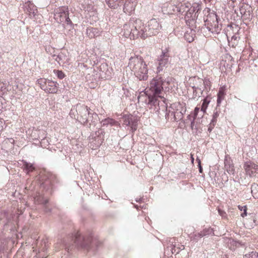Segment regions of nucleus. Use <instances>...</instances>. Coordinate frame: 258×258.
Listing matches in <instances>:
<instances>
[{"label":"nucleus","instance_id":"1","mask_svg":"<svg viewBox=\"0 0 258 258\" xmlns=\"http://www.w3.org/2000/svg\"><path fill=\"white\" fill-rule=\"evenodd\" d=\"M161 28V25L156 19H151L145 25L140 19L132 18L123 25L122 32L125 37L130 39L139 37L145 39L158 34Z\"/></svg>","mask_w":258,"mask_h":258},{"label":"nucleus","instance_id":"2","mask_svg":"<svg viewBox=\"0 0 258 258\" xmlns=\"http://www.w3.org/2000/svg\"><path fill=\"white\" fill-rule=\"evenodd\" d=\"M173 80L172 77L164 74H158L154 77L150 82L149 86L150 90L153 94L148 95V99L146 100L147 104L151 106H156L157 105H159L160 102L161 105L163 104L165 107L166 105V99L160 94L164 90H169V86Z\"/></svg>","mask_w":258,"mask_h":258},{"label":"nucleus","instance_id":"3","mask_svg":"<svg viewBox=\"0 0 258 258\" xmlns=\"http://www.w3.org/2000/svg\"><path fill=\"white\" fill-rule=\"evenodd\" d=\"M70 238L72 241H74V243H70L69 240L67 239H63L61 241L62 246L64 247L68 252L74 247L88 249L93 240V236L91 232L83 235L77 232L74 235H72Z\"/></svg>","mask_w":258,"mask_h":258},{"label":"nucleus","instance_id":"4","mask_svg":"<svg viewBox=\"0 0 258 258\" xmlns=\"http://www.w3.org/2000/svg\"><path fill=\"white\" fill-rule=\"evenodd\" d=\"M128 67L140 80H147L148 76L147 64L141 56L131 57L129 60Z\"/></svg>","mask_w":258,"mask_h":258},{"label":"nucleus","instance_id":"5","mask_svg":"<svg viewBox=\"0 0 258 258\" xmlns=\"http://www.w3.org/2000/svg\"><path fill=\"white\" fill-rule=\"evenodd\" d=\"M201 10V6L199 4L194 3L191 5L189 3L181 4L178 8L179 13L184 15V19L187 25H192L198 16V12Z\"/></svg>","mask_w":258,"mask_h":258},{"label":"nucleus","instance_id":"6","mask_svg":"<svg viewBox=\"0 0 258 258\" xmlns=\"http://www.w3.org/2000/svg\"><path fill=\"white\" fill-rule=\"evenodd\" d=\"M91 109L84 104H77L73 106L70 112V116L77 119L81 123L88 125V116L91 113Z\"/></svg>","mask_w":258,"mask_h":258},{"label":"nucleus","instance_id":"7","mask_svg":"<svg viewBox=\"0 0 258 258\" xmlns=\"http://www.w3.org/2000/svg\"><path fill=\"white\" fill-rule=\"evenodd\" d=\"M171 60L169 49H162L161 54L157 58V73L159 74L169 68L171 65Z\"/></svg>","mask_w":258,"mask_h":258},{"label":"nucleus","instance_id":"8","mask_svg":"<svg viewBox=\"0 0 258 258\" xmlns=\"http://www.w3.org/2000/svg\"><path fill=\"white\" fill-rule=\"evenodd\" d=\"M69 9L68 7L62 6L56 8L54 10V19L58 23L66 24L72 27L73 23L69 16Z\"/></svg>","mask_w":258,"mask_h":258},{"label":"nucleus","instance_id":"9","mask_svg":"<svg viewBox=\"0 0 258 258\" xmlns=\"http://www.w3.org/2000/svg\"><path fill=\"white\" fill-rule=\"evenodd\" d=\"M56 180L55 175L50 173H46L41 177V185L45 188H49Z\"/></svg>","mask_w":258,"mask_h":258},{"label":"nucleus","instance_id":"10","mask_svg":"<svg viewBox=\"0 0 258 258\" xmlns=\"http://www.w3.org/2000/svg\"><path fill=\"white\" fill-rule=\"evenodd\" d=\"M203 21L205 23L204 26L202 27L201 31L203 33L204 36L206 37H208L209 32L210 31V22L209 21V16L210 15V8H206L203 11Z\"/></svg>","mask_w":258,"mask_h":258},{"label":"nucleus","instance_id":"11","mask_svg":"<svg viewBox=\"0 0 258 258\" xmlns=\"http://www.w3.org/2000/svg\"><path fill=\"white\" fill-rule=\"evenodd\" d=\"M48 240L47 239H43L40 241L37 240V249H35L34 251H38V254L36 253L37 257H42V258H46V256L45 254H41V252H44L47 249L48 246Z\"/></svg>","mask_w":258,"mask_h":258},{"label":"nucleus","instance_id":"12","mask_svg":"<svg viewBox=\"0 0 258 258\" xmlns=\"http://www.w3.org/2000/svg\"><path fill=\"white\" fill-rule=\"evenodd\" d=\"M243 167L246 174L250 176H254L258 169V165L250 161L245 162Z\"/></svg>","mask_w":258,"mask_h":258},{"label":"nucleus","instance_id":"13","mask_svg":"<svg viewBox=\"0 0 258 258\" xmlns=\"http://www.w3.org/2000/svg\"><path fill=\"white\" fill-rule=\"evenodd\" d=\"M136 5V0H125L123 8V12L131 15L135 11Z\"/></svg>","mask_w":258,"mask_h":258},{"label":"nucleus","instance_id":"14","mask_svg":"<svg viewBox=\"0 0 258 258\" xmlns=\"http://www.w3.org/2000/svg\"><path fill=\"white\" fill-rule=\"evenodd\" d=\"M24 9L30 17H34L38 12L36 6L30 1L25 3Z\"/></svg>","mask_w":258,"mask_h":258},{"label":"nucleus","instance_id":"15","mask_svg":"<svg viewBox=\"0 0 258 258\" xmlns=\"http://www.w3.org/2000/svg\"><path fill=\"white\" fill-rule=\"evenodd\" d=\"M58 84L56 82L48 80L45 89L47 93H56L58 90Z\"/></svg>","mask_w":258,"mask_h":258},{"label":"nucleus","instance_id":"16","mask_svg":"<svg viewBox=\"0 0 258 258\" xmlns=\"http://www.w3.org/2000/svg\"><path fill=\"white\" fill-rule=\"evenodd\" d=\"M170 107L173 110L172 112L180 111L185 113L186 111L185 103L183 102H174L171 105Z\"/></svg>","mask_w":258,"mask_h":258},{"label":"nucleus","instance_id":"17","mask_svg":"<svg viewBox=\"0 0 258 258\" xmlns=\"http://www.w3.org/2000/svg\"><path fill=\"white\" fill-rule=\"evenodd\" d=\"M124 0H105L106 4L111 9H116L121 6Z\"/></svg>","mask_w":258,"mask_h":258},{"label":"nucleus","instance_id":"18","mask_svg":"<svg viewBox=\"0 0 258 258\" xmlns=\"http://www.w3.org/2000/svg\"><path fill=\"white\" fill-rule=\"evenodd\" d=\"M52 57L59 64L67 62L68 60L67 55L62 52L59 53L57 55H53Z\"/></svg>","mask_w":258,"mask_h":258},{"label":"nucleus","instance_id":"19","mask_svg":"<svg viewBox=\"0 0 258 258\" xmlns=\"http://www.w3.org/2000/svg\"><path fill=\"white\" fill-rule=\"evenodd\" d=\"M86 34L89 38H93L99 36L100 32L97 28L89 27L86 29Z\"/></svg>","mask_w":258,"mask_h":258},{"label":"nucleus","instance_id":"20","mask_svg":"<svg viewBox=\"0 0 258 258\" xmlns=\"http://www.w3.org/2000/svg\"><path fill=\"white\" fill-rule=\"evenodd\" d=\"M102 126H107L108 125L110 126H118L119 125V123L113 118L107 117L103 119L101 121Z\"/></svg>","mask_w":258,"mask_h":258},{"label":"nucleus","instance_id":"21","mask_svg":"<svg viewBox=\"0 0 258 258\" xmlns=\"http://www.w3.org/2000/svg\"><path fill=\"white\" fill-rule=\"evenodd\" d=\"M196 36L195 31L192 29H189L184 33V38L188 42H191L194 41Z\"/></svg>","mask_w":258,"mask_h":258},{"label":"nucleus","instance_id":"22","mask_svg":"<svg viewBox=\"0 0 258 258\" xmlns=\"http://www.w3.org/2000/svg\"><path fill=\"white\" fill-rule=\"evenodd\" d=\"M166 105L164 107L163 105L161 106V103H160L159 105H157L155 107V109H157V111H158L159 110L162 109L163 110H165L166 111V114H165V118L167 120H170L171 121V118L172 117V116L171 115V112L170 110H168L167 109V104L166 102Z\"/></svg>","mask_w":258,"mask_h":258},{"label":"nucleus","instance_id":"23","mask_svg":"<svg viewBox=\"0 0 258 258\" xmlns=\"http://www.w3.org/2000/svg\"><path fill=\"white\" fill-rule=\"evenodd\" d=\"M185 113L180 112V111L177 112H171V115L172 117L171 118V121H178L181 120L183 118V115Z\"/></svg>","mask_w":258,"mask_h":258},{"label":"nucleus","instance_id":"24","mask_svg":"<svg viewBox=\"0 0 258 258\" xmlns=\"http://www.w3.org/2000/svg\"><path fill=\"white\" fill-rule=\"evenodd\" d=\"M34 202L37 204L46 205L48 203V200L47 198L39 194L34 197Z\"/></svg>","mask_w":258,"mask_h":258},{"label":"nucleus","instance_id":"25","mask_svg":"<svg viewBox=\"0 0 258 258\" xmlns=\"http://www.w3.org/2000/svg\"><path fill=\"white\" fill-rule=\"evenodd\" d=\"M225 87L223 86L220 88L218 93L217 104L219 105L221 101L224 99L225 96Z\"/></svg>","mask_w":258,"mask_h":258},{"label":"nucleus","instance_id":"26","mask_svg":"<svg viewBox=\"0 0 258 258\" xmlns=\"http://www.w3.org/2000/svg\"><path fill=\"white\" fill-rule=\"evenodd\" d=\"M98 119V114L92 111H91L90 115L88 116V123L87 126L91 125L92 124H95V123L97 121Z\"/></svg>","mask_w":258,"mask_h":258},{"label":"nucleus","instance_id":"27","mask_svg":"<svg viewBox=\"0 0 258 258\" xmlns=\"http://www.w3.org/2000/svg\"><path fill=\"white\" fill-rule=\"evenodd\" d=\"M210 103V100H209L208 98H206L202 103L201 106V109L200 111L203 113L202 115V117H204V116L206 115V110L208 106V104Z\"/></svg>","mask_w":258,"mask_h":258},{"label":"nucleus","instance_id":"28","mask_svg":"<svg viewBox=\"0 0 258 258\" xmlns=\"http://www.w3.org/2000/svg\"><path fill=\"white\" fill-rule=\"evenodd\" d=\"M23 166L24 167V170L27 172V173L32 172L35 169V167L32 164L28 163L26 161L24 162Z\"/></svg>","mask_w":258,"mask_h":258},{"label":"nucleus","instance_id":"29","mask_svg":"<svg viewBox=\"0 0 258 258\" xmlns=\"http://www.w3.org/2000/svg\"><path fill=\"white\" fill-rule=\"evenodd\" d=\"M9 83L7 81L0 82V91L4 93L9 91Z\"/></svg>","mask_w":258,"mask_h":258},{"label":"nucleus","instance_id":"30","mask_svg":"<svg viewBox=\"0 0 258 258\" xmlns=\"http://www.w3.org/2000/svg\"><path fill=\"white\" fill-rule=\"evenodd\" d=\"M134 116L132 115H124L123 116V124L126 125L130 126L131 124V122H132V118Z\"/></svg>","mask_w":258,"mask_h":258},{"label":"nucleus","instance_id":"31","mask_svg":"<svg viewBox=\"0 0 258 258\" xmlns=\"http://www.w3.org/2000/svg\"><path fill=\"white\" fill-rule=\"evenodd\" d=\"M251 194L255 199H258V184L254 183L251 187Z\"/></svg>","mask_w":258,"mask_h":258},{"label":"nucleus","instance_id":"32","mask_svg":"<svg viewBox=\"0 0 258 258\" xmlns=\"http://www.w3.org/2000/svg\"><path fill=\"white\" fill-rule=\"evenodd\" d=\"M138 122V119L134 116V117L132 118V122H131V124L130 125L133 133L135 132L137 129Z\"/></svg>","mask_w":258,"mask_h":258},{"label":"nucleus","instance_id":"33","mask_svg":"<svg viewBox=\"0 0 258 258\" xmlns=\"http://www.w3.org/2000/svg\"><path fill=\"white\" fill-rule=\"evenodd\" d=\"M47 81L48 80L43 78L39 79L37 81V83L40 86L41 89L44 91Z\"/></svg>","mask_w":258,"mask_h":258},{"label":"nucleus","instance_id":"34","mask_svg":"<svg viewBox=\"0 0 258 258\" xmlns=\"http://www.w3.org/2000/svg\"><path fill=\"white\" fill-rule=\"evenodd\" d=\"M20 33V30L19 27H17V28L12 30L10 32V36L13 39H16L19 36Z\"/></svg>","mask_w":258,"mask_h":258},{"label":"nucleus","instance_id":"35","mask_svg":"<svg viewBox=\"0 0 258 258\" xmlns=\"http://www.w3.org/2000/svg\"><path fill=\"white\" fill-rule=\"evenodd\" d=\"M238 209L240 211H242V213H241L240 216L242 218L245 217L247 216V206H242L238 205Z\"/></svg>","mask_w":258,"mask_h":258},{"label":"nucleus","instance_id":"36","mask_svg":"<svg viewBox=\"0 0 258 258\" xmlns=\"http://www.w3.org/2000/svg\"><path fill=\"white\" fill-rule=\"evenodd\" d=\"M53 72L59 79H62L66 76L65 74L62 71L54 70Z\"/></svg>","mask_w":258,"mask_h":258},{"label":"nucleus","instance_id":"37","mask_svg":"<svg viewBox=\"0 0 258 258\" xmlns=\"http://www.w3.org/2000/svg\"><path fill=\"white\" fill-rule=\"evenodd\" d=\"M243 258H258V253L255 251H252L249 253L245 254Z\"/></svg>","mask_w":258,"mask_h":258},{"label":"nucleus","instance_id":"38","mask_svg":"<svg viewBox=\"0 0 258 258\" xmlns=\"http://www.w3.org/2000/svg\"><path fill=\"white\" fill-rule=\"evenodd\" d=\"M209 235V230H204L203 232H201L200 233H198V235H195V239L196 240L198 239V238H201L204 236H206Z\"/></svg>","mask_w":258,"mask_h":258},{"label":"nucleus","instance_id":"39","mask_svg":"<svg viewBox=\"0 0 258 258\" xmlns=\"http://www.w3.org/2000/svg\"><path fill=\"white\" fill-rule=\"evenodd\" d=\"M251 218H252L253 223L255 224L258 223V213H252L249 214Z\"/></svg>","mask_w":258,"mask_h":258},{"label":"nucleus","instance_id":"40","mask_svg":"<svg viewBox=\"0 0 258 258\" xmlns=\"http://www.w3.org/2000/svg\"><path fill=\"white\" fill-rule=\"evenodd\" d=\"M167 248H169V247H168ZM170 250H171V253L172 254H173L174 253H178L179 252V250L176 251V248H175V246H171L170 247Z\"/></svg>","mask_w":258,"mask_h":258},{"label":"nucleus","instance_id":"41","mask_svg":"<svg viewBox=\"0 0 258 258\" xmlns=\"http://www.w3.org/2000/svg\"><path fill=\"white\" fill-rule=\"evenodd\" d=\"M218 213L222 217H225L226 216V213L224 211L219 209Z\"/></svg>","mask_w":258,"mask_h":258},{"label":"nucleus","instance_id":"42","mask_svg":"<svg viewBox=\"0 0 258 258\" xmlns=\"http://www.w3.org/2000/svg\"><path fill=\"white\" fill-rule=\"evenodd\" d=\"M200 111V108L196 107L194 110V116L195 118L198 117V114Z\"/></svg>","mask_w":258,"mask_h":258},{"label":"nucleus","instance_id":"43","mask_svg":"<svg viewBox=\"0 0 258 258\" xmlns=\"http://www.w3.org/2000/svg\"><path fill=\"white\" fill-rule=\"evenodd\" d=\"M225 168L227 169V171L228 172H231V173H233V172H234V166H229V168L227 169V167H226V165H225Z\"/></svg>","mask_w":258,"mask_h":258},{"label":"nucleus","instance_id":"44","mask_svg":"<svg viewBox=\"0 0 258 258\" xmlns=\"http://www.w3.org/2000/svg\"><path fill=\"white\" fill-rule=\"evenodd\" d=\"M42 133H43V135L39 136L38 138H39V139H41V140H44L45 138V132L43 131H42Z\"/></svg>","mask_w":258,"mask_h":258},{"label":"nucleus","instance_id":"45","mask_svg":"<svg viewBox=\"0 0 258 258\" xmlns=\"http://www.w3.org/2000/svg\"><path fill=\"white\" fill-rule=\"evenodd\" d=\"M197 160L198 161V166L199 167V171H200V172L202 173V166L201 165V161H200V159H199L198 158H197Z\"/></svg>","mask_w":258,"mask_h":258},{"label":"nucleus","instance_id":"46","mask_svg":"<svg viewBox=\"0 0 258 258\" xmlns=\"http://www.w3.org/2000/svg\"><path fill=\"white\" fill-rule=\"evenodd\" d=\"M218 116V114L217 113V112H215L214 113V115H213V119L212 120V122H215V119L217 117V116Z\"/></svg>","mask_w":258,"mask_h":258},{"label":"nucleus","instance_id":"47","mask_svg":"<svg viewBox=\"0 0 258 258\" xmlns=\"http://www.w3.org/2000/svg\"><path fill=\"white\" fill-rule=\"evenodd\" d=\"M45 206V208H44V210L46 212H50V209H49L48 208H47L46 205H44Z\"/></svg>","mask_w":258,"mask_h":258},{"label":"nucleus","instance_id":"48","mask_svg":"<svg viewBox=\"0 0 258 258\" xmlns=\"http://www.w3.org/2000/svg\"><path fill=\"white\" fill-rule=\"evenodd\" d=\"M2 122L0 120V132L3 130V126L2 125Z\"/></svg>","mask_w":258,"mask_h":258},{"label":"nucleus","instance_id":"49","mask_svg":"<svg viewBox=\"0 0 258 258\" xmlns=\"http://www.w3.org/2000/svg\"><path fill=\"white\" fill-rule=\"evenodd\" d=\"M142 200V199H141V198H140V199H137L136 200V202H139V203L141 202Z\"/></svg>","mask_w":258,"mask_h":258},{"label":"nucleus","instance_id":"50","mask_svg":"<svg viewBox=\"0 0 258 258\" xmlns=\"http://www.w3.org/2000/svg\"><path fill=\"white\" fill-rule=\"evenodd\" d=\"M192 89H193V90H194V91H196V87H195V86H194V87H192Z\"/></svg>","mask_w":258,"mask_h":258},{"label":"nucleus","instance_id":"51","mask_svg":"<svg viewBox=\"0 0 258 258\" xmlns=\"http://www.w3.org/2000/svg\"><path fill=\"white\" fill-rule=\"evenodd\" d=\"M191 161L193 162L194 161V158L192 157V156H191Z\"/></svg>","mask_w":258,"mask_h":258},{"label":"nucleus","instance_id":"52","mask_svg":"<svg viewBox=\"0 0 258 258\" xmlns=\"http://www.w3.org/2000/svg\"><path fill=\"white\" fill-rule=\"evenodd\" d=\"M100 144H101V143H98V144H97V147L99 146V145H100Z\"/></svg>","mask_w":258,"mask_h":258},{"label":"nucleus","instance_id":"53","mask_svg":"<svg viewBox=\"0 0 258 258\" xmlns=\"http://www.w3.org/2000/svg\"><path fill=\"white\" fill-rule=\"evenodd\" d=\"M208 131L210 132V126L208 127Z\"/></svg>","mask_w":258,"mask_h":258},{"label":"nucleus","instance_id":"54","mask_svg":"<svg viewBox=\"0 0 258 258\" xmlns=\"http://www.w3.org/2000/svg\"><path fill=\"white\" fill-rule=\"evenodd\" d=\"M135 207L138 209V207L137 206H135Z\"/></svg>","mask_w":258,"mask_h":258},{"label":"nucleus","instance_id":"55","mask_svg":"<svg viewBox=\"0 0 258 258\" xmlns=\"http://www.w3.org/2000/svg\"><path fill=\"white\" fill-rule=\"evenodd\" d=\"M181 247H182V248H184V246L183 245H182Z\"/></svg>","mask_w":258,"mask_h":258}]
</instances>
